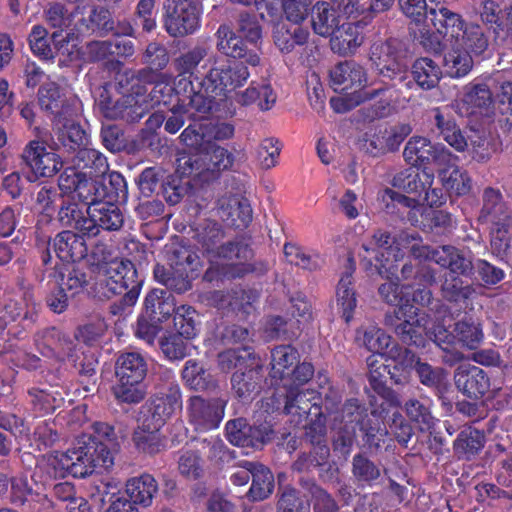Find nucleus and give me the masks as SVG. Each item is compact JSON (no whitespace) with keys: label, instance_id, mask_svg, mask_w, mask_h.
Segmentation results:
<instances>
[{"label":"nucleus","instance_id":"cd10ccee","mask_svg":"<svg viewBox=\"0 0 512 512\" xmlns=\"http://www.w3.org/2000/svg\"><path fill=\"white\" fill-rule=\"evenodd\" d=\"M337 8L326 1L317 2L311 10V24L314 32L322 37H329L339 28L340 15Z\"/></svg>","mask_w":512,"mask_h":512},{"label":"nucleus","instance_id":"f3484780","mask_svg":"<svg viewBox=\"0 0 512 512\" xmlns=\"http://www.w3.org/2000/svg\"><path fill=\"white\" fill-rule=\"evenodd\" d=\"M493 107V93L487 84L470 82L463 87L459 108L464 110L466 115L490 116Z\"/></svg>","mask_w":512,"mask_h":512},{"label":"nucleus","instance_id":"ea45409f","mask_svg":"<svg viewBox=\"0 0 512 512\" xmlns=\"http://www.w3.org/2000/svg\"><path fill=\"white\" fill-rule=\"evenodd\" d=\"M158 490L156 480L149 474L135 477L126 483V494L135 505L147 507Z\"/></svg>","mask_w":512,"mask_h":512},{"label":"nucleus","instance_id":"4468645a","mask_svg":"<svg viewBox=\"0 0 512 512\" xmlns=\"http://www.w3.org/2000/svg\"><path fill=\"white\" fill-rule=\"evenodd\" d=\"M226 403L227 401L222 398L206 400L201 396H193L188 400L189 420L196 430L214 429L224 416Z\"/></svg>","mask_w":512,"mask_h":512},{"label":"nucleus","instance_id":"f8f14e48","mask_svg":"<svg viewBox=\"0 0 512 512\" xmlns=\"http://www.w3.org/2000/svg\"><path fill=\"white\" fill-rule=\"evenodd\" d=\"M372 60L375 61L379 72L384 77L398 79L407 87L411 81L406 72V63L401 50V43L397 39H389L384 43L374 45L372 48Z\"/></svg>","mask_w":512,"mask_h":512},{"label":"nucleus","instance_id":"39448f33","mask_svg":"<svg viewBox=\"0 0 512 512\" xmlns=\"http://www.w3.org/2000/svg\"><path fill=\"white\" fill-rule=\"evenodd\" d=\"M143 280L129 260L114 259L99 266L96 293L101 299H110L125 293V299L134 302L140 293Z\"/></svg>","mask_w":512,"mask_h":512},{"label":"nucleus","instance_id":"37998d69","mask_svg":"<svg viewBox=\"0 0 512 512\" xmlns=\"http://www.w3.org/2000/svg\"><path fill=\"white\" fill-rule=\"evenodd\" d=\"M476 287L465 283L459 276H446L441 284V295L447 302L465 304L474 298Z\"/></svg>","mask_w":512,"mask_h":512},{"label":"nucleus","instance_id":"f257e3e1","mask_svg":"<svg viewBox=\"0 0 512 512\" xmlns=\"http://www.w3.org/2000/svg\"><path fill=\"white\" fill-rule=\"evenodd\" d=\"M93 434L79 437L73 448L54 458V465L61 475L67 473L84 478L96 468L109 469L114 464V453L118 449L114 428L107 423L95 422Z\"/></svg>","mask_w":512,"mask_h":512},{"label":"nucleus","instance_id":"dca6fc26","mask_svg":"<svg viewBox=\"0 0 512 512\" xmlns=\"http://www.w3.org/2000/svg\"><path fill=\"white\" fill-rule=\"evenodd\" d=\"M89 219V237H96L101 230L118 231L124 224L122 210L109 200H100L86 208Z\"/></svg>","mask_w":512,"mask_h":512},{"label":"nucleus","instance_id":"2eb2a0df","mask_svg":"<svg viewBox=\"0 0 512 512\" xmlns=\"http://www.w3.org/2000/svg\"><path fill=\"white\" fill-rule=\"evenodd\" d=\"M217 50L235 59H243L251 67L262 64L261 50L247 49L243 39L237 35L229 25L221 24L215 33Z\"/></svg>","mask_w":512,"mask_h":512},{"label":"nucleus","instance_id":"49530a36","mask_svg":"<svg viewBox=\"0 0 512 512\" xmlns=\"http://www.w3.org/2000/svg\"><path fill=\"white\" fill-rule=\"evenodd\" d=\"M483 433L472 427L463 429L454 441V452L459 459L470 460L484 446Z\"/></svg>","mask_w":512,"mask_h":512},{"label":"nucleus","instance_id":"58836bf2","mask_svg":"<svg viewBox=\"0 0 512 512\" xmlns=\"http://www.w3.org/2000/svg\"><path fill=\"white\" fill-rule=\"evenodd\" d=\"M284 254L291 264L309 271L320 269L326 259L325 255L317 249H305L292 243L284 245Z\"/></svg>","mask_w":512,"mask_h":512},{"label":"nucleus","instance_id":"4be33fe9","mask_svg":"<svg viewBox=\"0 0 512 512\" xmlns=\"http://www.w3.org/2000/svg\"><path fill=\"white\" fill-rule=\"evenodd\" d=\"M424 20L429 21L437 33L443 35L449 43L460 34L462 28L465 26L461 15L443 5L430 8Z\"/></svg>","mask_w":512,"mask_h":512},{"label":"nucleus","instance_id":"bf43d9fd","mask_svg":"<svg viewBox=\"0 0 512 512\" xmlns=\"http://www.w3.org/2000/svg\"><path fill=\"white\" fill-rule=\"evenodd\" d=\"M357 340L369 351L383 354L387 353L392 338L377 326L369 325L357 331Z\"/></svg>","mask_w":512,"mask_h":512},{"label":"nucleus","instance_id":"473e14b6","mask_svg":"<svg viewBox=\"0 0 512 512\" xmlns=\"http://www.w3.org/2000/svg\"><path fill=\"white\" fill-rule=\"evenodd\" d=\"M39 105L57 120L72 116L69 106L66 105L65 95L56 83H47L40 88Z\"/></svg>","mask_w":512,"mask_h":512},{"label":"nucleus","instance_id":"a18cd8bd","mask_svg":"<svg viewBox=\"0 0 512 512\" xmlns=\"http://www.w3.org/2000/svg\"><path fill=\"white\" fill-rule=\"evenodd\" d=\"M450 44V50L445 54L443 65L445 72L451 78H461L466 76L474 66V58L471 54Z\"/></svg>","mask_w":512,"mask_h":512},{"label":"nucleus","instance_id":"1a4fd4ad","mask_svg":"<svg viewBox=\"0 0 512 512\" xmlns=\"http://www.w3.org/2000/svg\"><path fill=\"white\" fill-rule=\"evenodd\" d=\"M385 323L391 326L399 340L406 345L423 347L428 319L414 305H401L394 315H387Z\"/></svg>","mask_w":512,"mask_h":512},{"label":"nucleus","instance_id":"b1692460","mask_svg":"<svg viewBox=\"0 0 512 512\" xmlns=\"http://www.w3.org/2000/svg\"><path fill=\"white\" fill-rule=\"evenodd\" d=\"M52 246L57 257L65 262H77L87 255V246L82 234L70 230L57 234Z\"/></svg>","mask_w":512,"mask_h":512},{"label":"nucleus","instance_id":"de8ad7c7","mask_svg":"<svg viewBox=\"0 0 512 512\" xmlns=\"http://www.w3.org/2000/svg\"><path fill=\"white\" fill-rule=\"evenodd\" d=\"M271 376L274 379H284L290 376L291 369L299 359L298 351L290 345H281L272 350Z\"/></svg>","mask_w":512,"mask_h":512},{"label":"nucleus","instance_id":"c9c22d12","mask_svg":"<svg viewBox=\"0 0 512 512\" xmlns=\"http://www.w3.org/2000/svg\"><path fill=\"white\" fill-rule=\"evenodd\" d=\"M451 43L473 57H478L487 49L488 38L479 25L465 24Z\"/></svg>","mask_w":512,"mask_h":512},{"label":"nucleus","instance_id":"f03ea898","mask_svg":"<svg viewBox=\"0 0 512 512\" xmlns=\"http://www.w3.org/2000/svg\"><path fill=\"white\" fill-rule=\"evenodd\" d=\"M247 65L244 60L214 65L196 85L188 79H181L177 84V91L188 97L189 104L196 112L208 113L216 98H226L228 93L242 87L248 81L250 72Z\"/></svg>","mask_w":512,"mask_h":512},{"label":"nucleus","instance_id":"e433bc0d","mask_svg":"<svg viewBox=\"0 0 512 512\" xmlns=\"http://www.w3.org/2000/svg\"><path fill=\"white\" fill-rule=\"evenodd\" d=\"M435 125L439 131V136L457 152H464L468 149V139L456 121L445 116L436 109Z\"/></svg>","mask_w":512,"mask_h":512},{"label":"nucleus","instance_id":"13d9d810","mask_svg":"<svg viewBox=\"0 0 512 512\" xmlns=\"http://www.w3.org/2000/svg\"><path fill=\"white\" fill-rule=\"evenodd\" d=\"M336 296L342 317L346 323H349L353 318V311L357 305L356 294L352 288V274L350 272L345 273L339 280Z\"/></svg>","mask_w":512,"mask_h":512},{"label":"nucleus","instance_id":"8fccbe9b","mask_svg":"<svg viewBox=\"0 0 512 512\" xmlns=\"http://www.w3.org/2000/svg\"><path fill=\"white\" fill-rule=\"evenodd\" d=\"M88 219L86 210H82L75 202H64L58 212V220L62 226L72 228L87 237H89Z\"/></svg>","mask_w":512,"mask_h":512},{"label":"nucleus","instance_id":"4d7b16f0","mask_svg":"<svg viewBox=\"0 0 512 512\" xmlns=\"http://www.w3.org/2000/svg\"><path fill=\"white\" fill-rule=\"evenodd\" d=\"M76 164L79 169L87 170L90 176L101 177L109 170L106 157L98 150L84 147L76 154Z\"/></svg>","mask_w":512,"mask_h":512},{"label":"nucleus","instance_id":"5fc2aeb1","mask_svg":"<svg viewBox=\"0 0 512 512\" xmlns=\"http://www.w3.org/2000/svg\"><path fill=\"white\" fill-rule=\"evenodd\" d=\"M182 143L195 150V153H202L214 142L211 141L208 122H197L187 126L180 135Z\"/></svg>","mask_w":512,"mask_h":512},{"label":"nucleus","instance_id":"09e8293b","mask_svg":"<svg viewBox=\"0 0 512 512\" xmlns=\"http://www.w3.org/2000/svg\"><path fill=\"white\" fill-rule=\"evenodd\" d=\"M309 32L293 23L292 25H278L274 31V43L281 52L289 53L297 45L306 43Z\"/></svg>","mask_w":512,"mask_h":512},{"label":"nucleus","instance_id":"0e129e2a","mask_svg":"<svg viewBox=\"0 0 512 512\" xmlns=\"http://www.w3.org/2000/svg\"><path fill=\"white\" fill-rule=\"evenodd\" d=\"M352 474L361 484L372 485L381 476V469L363 454H356L352 459Z\"/></svg>","mask_w":512,"mask_h":512},{"label":"nucleus","instance_id":"2f4dec72","mask_svg":"<svg viewBox=\"0 0 512 512\" xmlns=\"http://www.w3.org/2000/svg\"><path fill=\"white\" fill-rule=\"evenodd\" d=\"M62 124L61 119L57 120L55 135L57 137V146L65 148L68 152L79 151L80 149L87 147L88 135L82 129L79 124L69 121Z\"/></svg>","mask_w":512,"mask_h":512},{"label":"nucleus","instance_id":"7ed1b4c3","mask_svg":"<svg viewBox=\"0 0 512 512\" xmlns=\"http://www.w3.org/2000/svg\"><path fill=\"white\" fill-rule=\"evenodd\" d=\"M131 91L115 102L100 100L99 107L104 116L110 119L121 118L127 122H137L155 105L170 103L175 88L166 83H157L147 94L145 86L137 81Z\"/></svg>","mask_w":512,"mask_h":512},{"label":"nucleus","instance_id":"5701e85b","mask_svg":"<svg viewBox=\"0 0 512 512\" xmlns=\"http://www.w3.org/2000/svg\"><path fill=\"white\" fill-rule=\"evenodd\" d=\"M218 213L227 224L241 228L252 221V208L247 200L237 196H223L218 200Z\"/></svg>","mask_w":512,"mask_h":512},{"label":"nucleus","instance_id":"338daca9","mask_svg":"<svg viewBox=\"0 0 512 512\" xmlns=\"http://www.w3.org/2000/svg\"><path fill=\"white\" fill-rule=\"evenodd\" d=\"M512 227V217L502 220V223H492L491 228V249L497 256H503L511 246L510 228Z\"/></svg>","mask_w":512,"mask_h":512},{"label":"nucleus","instance_id":"bb28decb","mask_svg":"<svg viewBox=\"0 0 512 512\" xmlns=\"http://www.w3.org/2000/svg\"><path fill=\"white\" fill-rule=\"evenodd\" d=\"M457 159L458 157L453 154V159L449 163L439 165L438 177L446 191L455 195H465L471 189V179L467 172L456 164Z\"/></svg>","mask_w":512,"mask_h":512},{"label":"nucleus","instance_id":"aec40b11","mask_svg":"<svg viewBox=\"0 0 512 512\" xmlns=\"http://www.w3.org/2000/svg\"><path fill=\"white\" fill-rule=\"evenodd\" d=\"M412 132L409 124H398L379 130L365 141L364 147L372 156H379L398 150L401 143Z\"/></svg>","mask_w":512,"mask_h":512},{"label":"nucleus","instance_id":"e2e57ef3","mask_svg":"<svg viewBox=\"0 0 512 512\" xmlns=\"http://www.w3.org/2000/svg\"><path fill=\"white\" fill-rule=\"evenodd\" d=\"M198 260V255L184 245H176L170 251L169 262L171 268L185 278L188 270L193 271L196 269Z\"/></svg>","mask_w":512,"mask_h":512},{"label":"nucleus","instance_id":"4c0bfd02","mask_svg":"<svg viewBox=\"0 0 512 512\" xmlns=\"http://www.w3.org/2000/svg\"><path fill=\"white\" fill-rule=\"evenodd\" d=\"M332 51L340 55H349L363 43V36L358 28L351 23H342L335 33L330 35Z\"/></svg>","mask_w":512,"mask_h":512},{"label":"nucleus","instance_id":"a878e982","mask_svg":"<svg viewBox=\"0 0 512 512\" xmlns=\"http://www.w3.org/2000/svg\"><path fill=\"white\" fill-rule=\"evenodd\" d=\"M330 79L335 89L361 88L367 83L364 68L355 62H342L330 71Z\"/></svg>","mask_w":512,"mask_h":512},{"label":"nucleus","instance_id":"412c9836","mask_svg":"<svg viewBox=\"0 0 512 512\" xmlns=\"http://www.w3.org/2000/svg\"><path fill=\"white\" fill-rule=\"evenodd\" d=\"M454 379L457 388L470 398L482 397L490 387L484 370L470 364L460 365L455 371Z\"/></svg>","mask_w":512,"mask_h":512},{"label":"nucleus","instance_id":"7c9ffc66","mask_svg":"<svg viewBox=\"0 0 512 512\" xmlns=\"http://www.w3.org/2000/svg\"><path fill=\"white\" fill-rule=\"evenodd\" d=\"M277 96L269 83L252 81L248 88L236 94V102L248 106L258 102L262 111L270 110L276 103Z\"/></svg>","mask_w":512,"mask_h":512},{"label":"nucleus","instance_id":"052dcab7","mask_svg":"<svg viewBox=\"0 0 512 512\" xmlns=\"http://www.w3.org/2000/svg\"><path fill=\"white\" fill-rule=\"evenodd\" d=\"M251 478L252 484L249 489V495L253 500H263L272 493L274 477L264 465L255 462Z\"/></svg>","mask_w":512,"mask_h":512},{"label":"nucleus","instance_id":"9b49d317","mask_svg":"<svg viewBox=\"0 0 512 512\" xmlns=\"http://www.w3.org/2000/svg\"><path fill=\"white\" fill-rule=\"evenodd\" d=\"M394 238L388 232L377 231L368 245H363L367 253L374 254L377 265V271L383 278L391 279L396 276L398 265L396 264L403 258L404 253L395 243Z\"/></svg>","mask_w":512,"mask_h":512},{"label":"nucleus","instance_id":"9d476101","mask_svg":"<svg viewBox=\"0 0 512 512\" xmlns=\"http://www.w3.org/2000/svg\"><path fill=\"white\" fill-rule=\"evenodd\" d=\"M200 26V10L190 0H179L165 6L164 28L174 38L193 34Z\"/></svg>","mask_w":512,"mask_h":512},{"label":"nucleus","instance_id":"c85d7f7f","mask_svg":"<svg viewBox=\"0 0 512 512\" xmlns=\"http://www.w3.org/2000/svg\"><path fill=\"white\" fill-rule=\"evenodd\" d=\"M226 436L235 446L259 448L264 443L263 434L249 426L242 418L230 420L226 424Z\"/></svg>","mask_w":512,"mask_h":512},{"label":"nucleus","instance_id":"72a5a7b5","mask_svg":"<svg viewBox=\"0 0 512 512\" xmlns=\"http://www.w3.org/2000/svg\"><path fill=\"white\" fill-rule=\"evenodd\" d=\"M115 373L117 379L142 383L147 373V363L139 353H124L117 359Z\"/></svg>","mask_w":512,"mask_h":512},{"label":"nucleus","instance_id":"393cba45","mask_svg":"<svg viewBox=\"0 0 512 512\" xmlns=\"http://www.w3.org/2000/svg\"><path fill=\"white\" fill-rule=\"evenodd\" d=\"M433 261L456 274V276H467L474 268L472 260L463 251L451 245H444L435 249Z\"/></svg>","mask_w":512,"mask_h":512},{"label":"nucleus","instance_id":"69168bd1","mask_svg":"<svg viewBox=\"0 0 512 512\" xmlns=\"http://www.w3.org/2000/svg\"><path fill=\"white\" fill-rule=\"evenodd\" d=\"M161 350L170 360H180L191 354L193 345L184 336L176 333L165 337L160 342Z\"/></svg>","mask_w":512,"mask_h":512},{"label":"nucleus","instance_id":"6ab92c4d","mask_svg":"<svg viewBox=\"0 0 512 512\" xmlns=\"http://www.w3.org/2000/svg\"><path fill=\"white\" fill-rule=\"evenodd\" d=\"M396 90L391 87H382L372 91L360 90L361 103L368 101L360 108L359 113L364 121H374L385 118L393 112V99Z\"/></svg>","mask_w":512,"mask_h":512},{"label":"nucleus","instance_id":"f704fd0d","mask_svg":"<svg viewBox=\"0 0 512 512\" xmlns=\"http://www.w3.org/2000/svg\"><path fill=\"white\" fill-rule=\"evenodd\" d=\"M208 49L201 45H196L186 52L181 53L173 61L175 71L178 73V79L175 83V92L178 95L188 97L184 93L177 91V84L181 79H188L192 83L191 77L194 75L198 65L207 57Z\"/></svg>","mask_w":512,"mask_h":512},{"label":"nucleus","instance_id":"a211bd4d","mask_svg":"<svg viewBox=\"0 0 512 512\" xmlns=\"http://www.w3.org/2000/svg\"><path fill=\"white\" fill-rule=\"evenodd\" d=\"M22 158L33 173L40 177L54 176L63 165L56 153L47 151L46 147L37 140L30 141L26 145Z\"/></svg>","mask_w":512,"mask_h":512},{"label":"nucleus","instance_id":"0eeeda50","mask_svg":"<svg viewBox=\"0 0 512 512\" xmlns=\"http://www.w3.org/2000/svg\"><path fill=\"white\" fill-rule=\"evenodd\" d=\"M157 391L150 398L143 420L152 429H161L171 416L182 406L181 391L174 375L166 370L159 375Z\"/></svg>","mask_w":512,"mask_h":512},{"label":"nucleus","instance_id":"603ef678","mask_svg":"<svg viewBox=\"0 0 512 512\" xmlns=\"http://www.w3.org/2000/svg\"><path fill=\"white\" fill-rule=\"evenodd\" d=\"M160 429H152L146 426V420L133 434V442L136 448L146 454H157L165 448V441L160 434Z\"/></svg>","mask_w":512,"mask_h":512},{"label":"nucleus","instance_id":"774afa93","mask_svg":"<svg viewBox=\"0 0 512 512\" xmlns=\"http://www.w3.org/2000/svg\"><path fill=\"white\" fill-rule=\"evenodd\" d=\"M277 512H310V504L291 487H285L279 496Z\"/></svg>","mask_w":512,"mask_h":512},{"label":"nucleus","instance_id":"680f3d73","mask_svg":"<svg viewBox=\"0 0 512 512\" xmlns=\"http://www.w3.org/2000/svg\"><path fill=\"white\" fill-rule=\"evenodd\" d=\"M395 243L400 246L401 252L406 249L415 259L433 260L435 249L425 245L416 232L401 231L397 234Z\"/></svg>","mask_w":512,"mask_h":512},{"label":"nucleus","instance_id":"79ce46f5","mask_svg":"<svg viewBox=\"0 0 512 512\" xmlns=\"http://www.w3.org/2000/svg\"><path fill=\"white\" fill-rule=\"evenodd\" d=\"M412 75L416 84L423 90L435 88L442 78L440 66L432 59L423 57L415 60Z\"/></svg>","mask_w":512,"mask_h":512},{"label":"nucleus","instance_id":"c756f323","mask_svg":"<svg viewBox=\"0 0 512 512\" xmlns=\"http://www.w3.org/2000/svg\"><path fill=\"white\" fill-rule=\"evenodd\" d=\"M43 346L48 350L47 356L52 355L59 360L73 358L76 351L74 339L55 327L43 332Z\"/></svg>","mask_w":512,"mask_h":512},{"label":"nucleus","instance_id":"c03bdc74","mask_svg":"<svg viewBox=\"0 0 512 512\" xmlns=\"http://www.w3.org/2000/svg\"><path fill=\"white\" fill-rule=\"evenodd\" d=\"M224 237L222 226L213 220H204L195 229V238L202 246L207 259L221 245Z\"/></svg>","mask_w":512,"mask_h":512},{"label":"nucleus","instance_id":"a19ab883","mask_svg":"<svg viewBox=\"0 0 512 512\" xmlns=\"http://www.w3.org/2000/svg\"><path fill=\"white\" fill-rule=\"evenodd\" d=\"M433 175L423 171L420 173L413 166L397 173L392 180L394 187L404 190L408 193H422L427 186H431Z\"/></svg>","mask_w":512,"mask_h":512},{"label":"nucleus","instance_id":"20e7f679","mask_svg":"<svg viewBox=\"0 0 512 512\" xmlns=\"http://www.w3.org/2000/svg\"><path fill=\"white\" fill-rule=\"evenodd\" d=\"M235 156L215 142L202 153H182L176 160V172L180 177H189L201 183L219 178L222 172L231 170Z\"/></svg>","mask_w":512,"mask_h":512},{"label":"nucleus","instance_id":"6e6552de","mask_svg":"<svg viewBox=\"0 0 512 512\" xmlns=\"http://www.w3.org/2000/svg\"><path fill=\"white\" fill-rule=\"evenodd\" d=\"M58 186L62 193L72 195V199H77L88 207L107 197V185L100 177L90 176L75 168L64 170L59 176Z\"/></svg>","mask_w":512,"mask_h":512},{"label":"nucleus","instance_id":"423d86ee","mask_svg":"<svg viewBox=\"0 0 512 512\" xmlns=\"http://www.w3.org/2000/svg\"><path fill=\"white\" fill-rule=\"evenodd\" d=\"M253 251L243 240H233L221 245L208 259L209 267L204 279L209 282L241 277L253 270L249 260Z\"/></svg>","mask_w":512,"mask_h":512},{"label":"nucleus","instance_id":"6e6d98bb","mask_svg":"<svg viewBox=\"0 0 512 512\" xmlns=\"http://www.w3.org/2000/svg\"><path fill=\"white\" fill-rule=\"evenodd\" d=\"M482 217L491 223H502V220L510 219L507 208L502 201L501 193L491 187L484 190Z\"/></svg>","mask_w":512,"mask_h":512},{"label":"nucleus","instance_id":"ddd939ff","mask_svg":"<svg viewBox=\"0 0 512 512\" xmlns=\"http://www.w3.org/2000/svg\"><path fill=\"white\" fill-rule=\"evenodd\" d=\"M403 156L412 166H439L453 159V153L440 143H432L421 136L411 137L405 145Z\"/></svg>","mask_w":512,"mask_h":512},{"label":"nucleus","instance_id":"3c124183","mask_svg":"<svg viewBox=\"0 0 512 512\" xmlns=\"http://www.w3.org/2000/svg\"><path fill=\"white\" fill-rule=\"evenodd\" d=\"M316 399L314 390H298L290 388L286 394L284 411L286 414L298 416L299 420L306 417L312 406L316 405L313 401Z\"/></svg>","mask_w":512,"mask_h":512},{"label":"nucleus","instance_id":"864d4df0","mask_svg":"<svg viewBox=\"0 0 512 512\" xmlns=\"http://www.w3.org/2000/svg\"><path fill=\"white\" fill-rule=\"evenodd\" d=\"M182 379L186 386L196 391L215 387L211 374L196 360H188L182 370Z\"/></svg>","mask_w":512,"mask_h":512}]
</instances>
